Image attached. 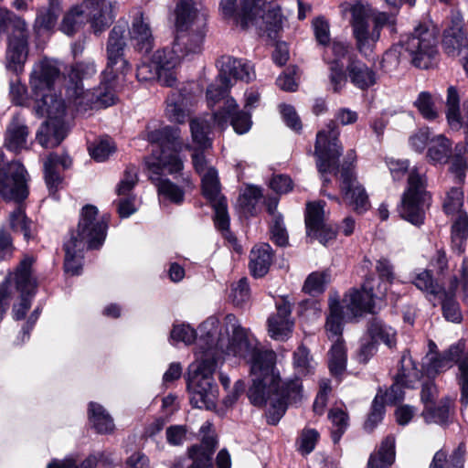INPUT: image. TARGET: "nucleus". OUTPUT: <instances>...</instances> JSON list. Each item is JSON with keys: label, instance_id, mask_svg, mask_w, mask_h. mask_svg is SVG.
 Wrapping results in <instances>:
<instances>
[{"label": "nucleus", "instance_id": "obj_1", "mask_svg": "<svg viewBox=\"0 0 468 468\" xmlns=\"http://www.w3.org/2000/svg\"><path fill=\"white\" fill-rule=\"evenodd\" d=\"M226 331L230 334L226 354L244 359L250 365L253 377L248 397L258 407L270 403L268 423L275 425L286 411L288 405L296 404L303 399L301 380H286L282 383L275 370L276 354L258 347V341L241 327L233 314L225 318Z\"/></svg>", "mask_w": 468, "mask_h": 468}, {"label": "nucleus", "instance_id": "obj_2", "mask_svg": "<svg viewBox=\"0 0 468 468\" xmlns=\"http://www.w3.org/2000/svg\"><path fill=\"white\" fill-rule=\"evenodd\" d=\"M59 69L50 59L44 58L35 63L30 74V88L35 100L37 115L48 117L37 133V140L45 148L58 146L67 135L62 120L65 103L54 92L53 85L59 76Z\"/></svg>", "mask_w": 468, "mask_h": 468}, {"label": "nucleus", "instance_id": "obj_3", "mask_svg": "<svg viewBox=\"0 0 468 468\" xmlns=\"http://www.w3.org/2000/svg\"><path fill=\"white\" fill-rule=\"evenodd\" d=\"M148 140L157 144V149H153L152 155L145 158L149 178L153 182H156L160 196L173 203L181 204L185 196L183 189L168 179L160 178L163 170L174 174L183 169V162L178 156V153L183 147L179 129L165 126L151 132L148 134Z\"/></svg>", "mask_w": 468, "mask_h": 468}, {"label": "nucleus", "instance_id": "obj_4", "mask_svg": "<svg viewBox=\"0 0 468 468\" xmlns=\"http://www.w3.org/2000/svg\"><path fill=\"white\" fill-rule=\"evenodd\" d=\"M175 38L167 52L170 64L176 67L184 58H193L203 50L207 34V15L200 13L194 0H178L176 10Z\"/></svg>", "mask_w": 468, "mask_h": 468}, {"label": "nucleus", "instance_id": "obj_5", "mask_svg": "<svg viewBox=\"0 0 468 468\" xmlns=\"http://www.w3.org/2000/svg\"><path fill=\"white\" fill-rule=\"evenodd\" d=\"M213 324L206 321L199 326L201 334L207 333L206 337L202 335L199 338V343L204 341L207 349L200 360L193 362L188 367L186 376L190 403L197 409H214L218 396V389L213 377L218 362L210 351L214 344L213 334L210 333Z\"/></svg>", "mask_w": 468, "mask_h": 468}, {"label": "nucleus", "instance_id": "obj_6", "mask_svg": "<svg viewBox=\"0 0 468 468\" xmlns=\"http://www.w3.org/2000/svg\"><path fill=\"white\" fill-rule=\"evenodd\" d=\"M344 306L338 302H331L330 312L326 318L325 331L327 337L335 341L342 338L343 320L355 318L365 312L375 313L376 303L371 288L363 286L361 291L353 290L343 300Z\"/></svg>", "mask_w": 468, "mask_h": 468}, {"label": "nucleus", "instance_id": "obj_7", "mask_svg": "<svg viewBox=\"0 0 468 468\" xmlns=\"http://www.w3.org/2000/svg\"><path fill=\"white\" fill-rule=\"evenodd\" d=\"M438 35L432 27L420 24L413 32L401 40V47L411 64L426 69L433 65L438 56Z\"/></svg>", "mask_w": 468, "mask_h": 468}, {"label": "nucleus", "instance_id": "obj_8", "mask_svg": "<svg viewBox=\"0 0 468 468\" xmlns=\"http://www.w3.org/2000/svg\"><path fill=\"white\" fill-rule=\"evenodd\" d=\"M339 130L334 121H330L326 127L318 132L314 145L316 166L321 174L324 185L329 184L330 179L324 174L334 172L340 175L338 169V158L342 154V146L339 144Z\"/></svg>", "mask_w": 468, "mask_h": 468}, {"label": "nucleus", "instance_id": "obj_9", "mask_svg": "<svg viewBox=\"0 0 468 468\" xmlns=\"http://www.w3.org/2000/svg\"><path fill=\"white\" fill-rule=\"evenodd\" d=\"M241 27L255 26L261 31L272 37L282 27V15L276 5L267 0H242Z\"/></svg>", "mask_w": 468, "mask_h": 468}, {"label": "nucleus", "instance_id": "obj_10", "mask_svg": "<svg viewBox=\"0 0 468 468\" xmlns=\"http://www.w3.org/2000/svg\"><path fill=\"white\" fill-rule=\"evenodd\" d=\"M114 80L110 78L102 80L101 85L93 91L85 90L83 85L69 86L67 98L79 112L99 107H109L115 103Z\"/></svg>", "mask_w": 468, "mask_h": 468}, {"label": "nucleus", "instance_id": "obj_11", "mask_svg": "<svg viewBox=\"0 0 468 468\" xmlns=\"http://www.w3.org/2000/svg\"><path fill=\"white\" fill-rule=\"evenodd\" d=\"M424 177L416 170L410 172L408 188L403 194L400 216L414 225H420L424 219V207L429 199Z\"/></svg>", "mask_w": 468, "mask_h": 468}, {"label": "nucleus", "instance_id": "obj_12", "mask_svg": "<svg viewBox=\"0 0 468 468\" xmlns=\"http://www.w3.org/2000/svg\"><path fill=\"white\" fill-rule=\"evenodd\" d=\"M350 12L356 49L363 56L368 57L380 38V33L369 25L372 6L367 3L357 2L352 5Z\"/></svg>", "mask_w": 468, "mask_h": 468}, {"label": "nucleus", "instance_id": "obj_13", "mask_svg": "<svg viewBox=\"0 0 468 468\" xmlns=\"http://www.w3.org/2000/svg\"><path fill=\"white\" fill-rule=\"evenodd\" d=\"M106 229L107 225L103 218H98L97 207L87 205L82 208L77 230L70 233L66 242L74 244L81 241L83 249L86 246L89 249H97L105 239Z\"/></svg>", "mask_w": 468, "mask_h": 468}, {"label": "nucleus", "instance_id": "obj_14", "mask_svg": "<svg viewBox=\"0 0 468 468\" xmlns=\"http://www.w3.org/2000/svg\"><path fill=\"white\" fill-rule=\"evenodd\" d=\"M356 160L354 151L346 154V158L341 166L340 171V190L344 202L355 212L361 214L367 211L370 203L364 186L357 181L352 165Z\"/></svg>", "mask_w": 468, "mask_h": 468}, {"label": "nucleus", "instance_id": "obj_15", "mask_svg": "<svg viewBox=\"0 0 468 468\" xmlns=\"http://www.w3.org/2000/svg\"><path fill=\"white\" fill-rule=\"evenodd\" d=\"M126 29L127 26L125 23H118L109 34L106 44L107 69L102 73V78L104 79L108 77L114 80L118 74H125L131 69L130 63L124 58Z\"/></svg>", "mask_w": 468, "mask_h": 468}, {"label": "nucleus", "instance_id": "obj_16", "mask_svg": "<svg viewBox=\"0 0 468 468\" xmlns=\"http://www.w3.org/2000/svg\"><path fill=\"white\" fill-rule=\"evenodd\" d=\"M464 346L458 344L452 346L444 354L435 357H431L428 365L429 373H439L451 367L454 362H458L460 377L459 385L461 388V403L463 406L468 405V352L460 357Z\"/></svg>", "mask_w": 468, "mask_h": 468}, {"label": "nucleus", "instance_id": "obj_17", "mask_svg": "<svg viewBox=\"0 0 468 468\" xmlns=\"http://www.w3.org/2000/svg\"><path fill=\"white\" fill-rule=\"evenodd\" d=\"M167 54L163 48L158 49L154 53L150 61L142 62L136 71L138 80H157L164 86L173 87L176 82V66L169 63L170 59Z\"/></svg>", "mask_w": 468, "mask_h": 468}, {"label": "nucleus", "instance_id": "obj_18", "mask_svg": "<svg viewBox=\"0 0 468 468\" xmlns=\"http://www.w3.org/2000/svg\"><path fill=\"white\" fill-rule=\"evenodd\" d=\"M201 176L203 195L215 210V224L218 229L227 230L229 226V216L227 200L220 193L218 172L215 168H207Z\"/></svg>", "mask_w": 468, "mask_h": 468}, {"label": "nucleus", "instance_id": "obj_19", "mask_svg": "<svg viewBox=\"0 0 468 468\" xmlns=\"http://www.w3.org/2000/svg\"><path fill=\"white\" fill-rule=\"evenodd\" d=\"M0 195L5 200L20 202L28 195L27 172L19 163H10L0 175Z\"/></svg>", "mask_w": 468, "mask_h": 468}, {"label": "nucleus", "instance_id": "obj_20", "mask_svg": "<svg viewBox=\"0 0 468 468\" xmlns=\"http://www.w3.org/2000/svg\"><path fill=\"white\" fill-rule=\"evenodd\" d=\"M32 259H24L15 273V283L16 290L21 293V300L18 304L13 307V317L16 320L24 319L27 312L31 306L30 297L35 293L36 281L31 277Z\"/></svg>", "mask_w": 468, "mask_h": 468}, {"label": "nucleus", "instance_id": "obj_21", "mask_svg": "<svg viewBox=\"0 0 468 468\" xmlns=\"http://www.w3.org/2000/svg\"><path fill=\"white\" fill-rule=\"evenodd\" d=\"M420 370L417 368L415 362L409 353L402 355L400 367L395 377V382L386 392V401L397 403L404 399L403 388H411L420 379Z\"/></svg>", "mask_w": 468, "mask_h": 468}, {"label": "nucleus", "instance_id": "obj_22", "mask_svg": "<svg viewBox=\"0 0 468 468\" xmlns=\"http://www.w3.org/2000/svg\"><path fill=\"white\" fill-rule=\"evenodd\" d=\"M324 206L323 201L307 204L305 225L309 238L318 239L320 243L326 245L335 238V231L324 221Z\"/></svg>", "mask_w": 468, "mask_h": 468}, {"label": "nucleus", "instance_id": "obj_23", "mask_svg": "<svg viewBox=\"0 0 468 468\" xmlns=\"http://www.w3.org/2000/svg\"><path fill=\"white\" fill-rule=\"evenodd\" d=\"M29 33L27 27L11 32L8 37V44L5 52L6 69L19 74L24 69V65L28 56Z\"/></svg>", "mask_w": 468, "mask_h": 468}, {"label": "nucleus", "instance_id": "obj_24", "mask_svg": "<svg viewBox=\"0 0 468 468\" xmlns=\"http://www.w3.org/2000/svg\"><path fill=\"white\" fill-rule=\"evenodd\" d=\"M239 106L233 98L225 101V106L213 113L215 123L221 129L227 126L229 120L236 133L242 134L247 133L251 125L250 116L238 110Z\"/></svg>", "mask_w": 468, "mask_h": 468}, {"label": "nucleus", "instance_id": "obj_25", "mask_svg": "<svg viewBox=\"0 0 468 468\" xmlns=\"http://www.w3.org/2000/svg\"><path fill=\"white\" fill-rule=\"evenodd\" d=\"M441 46L449 57L467 58L468 40L459 18L452 19L451 26L443 31Z\"/></svg>", "mask_w": 468, "mask_h": 468}, {"label": "nucleus", "instance_id": "obj_26", "mask_svg": "<svg viewBox=\"0 0 468 468\" xmlns=\"http://www.w3.org/2000/svg\"><path fill=\"white\" fill-rule=\"evenodd\" d=\"M133 48L141 53H149L154 48V37L147 18L141 11L133 16L129 29Z\"/></svg>", "mask_w": 468, "mask_h": 468}, {"label": "nucleus", "instance_id": "obj_27", "mask_svg": "<svg viewBox=\"0 0 468 468\" xmlns=\"http://www.w3.org/2000/svg\"><path fill=\"white\" fill-rule=\"evenodd\" d=\"M292 308L289 303H277V312L268 319L269 335L279 341L288 339L292 332L293 322L291 319Z\"/></svg>", "mask_w": 468, "mask_h": 468}, {"label": "nucleus", "instance_id": "obj_28", "mask_svg": "<svg viewBox=\"0 0 468 468\" xmlns=\"http://www.w3.org/2000/svg\"><path fill=\"white\" fill-rule=\"evenodd\" d=\"M86 5L90 3L91 9L89 13L90 23L95 34H101L108 28L115 17L114 9L116 3L109 0H84Z\"/></svg>", "mask_w": 468, "mask_h": 468}, {"label": "nucleus", "instance_id": "obj_29", "mask_svg": "<svg viewBox=\"0 0 468 468\" xmlns=\"http://www.w3.org/2000/svg\"><path fill=\"white\" fill-rule=\"evenodd\" d=\"M28 134L29 131L25 119L16 113L7 124L4 144L8 150L18 152L26 148Z\"/></svg>", "mask_w": 468, "mask_h": 468}, {"label": "nucleus", "instance_id": "obj_30", "mask_svg": "<svg viewBox=\"0 0 468 468\" xmlns=\"http://www.w3.org/2000/svg\"><path fill=\"white\" fill-rule=\"evenodd\" d=\"M346 72L350 82L359 90H367L377 83V72L356 58H349Z\"/></svg>", "mask_w": 468, "mask_h": 468}, {"label": "nucleus", "instance_id": "obj_31", "mask_svg": "<svg viewBox=\"0 0 468 468\" xmlns=\"http://www.w3.org/2000/svg\"><path fill=\"white\" fill-rule=\"evenodd\" d=\"M452 142L444 134H433L427 149V160L433 165H446L452 154Z\"/></svg>", "mask_w": 468, "mask_h": 468}, {"label": "nucleus", "instance_id": "obj_32", "mask_svg": "<svg viewBox=\"0 0 468 468\" xmlns=\"http://www.w3.org/2000/svg\"><path fill=\"white\" fill-rule=\"evenodd\" d=\"M219 63V74L225 75L226 78L234 79L250 82L255 78V73L250 63L243 62L240 59L232 57H222Z\"/></svg>", "mask_w": 468, "mask_h": 468}, {"label": "nucleus", "instance_id": "obj_33", "mask_svg": "<svg viewBox=\"0 0 468 468\" xmlns=\"http://www.w3.org/2000/svg\"><path fill=\"white\" fill-rule=\"evenodd\" d=\"M272 262V249L267 244L255 246L250 256V270L254 277H263Z\"/></svg>", "mask_w": 468, "mask_h": 468}, {"label": "nucleus", "instance_id": "obj_34", "mask_svg": "<svg viewBox=\"0 0 468 468\" xmlns=\"http://www.w3.org/2000/svg\"><path fill=\"white\" fill-rule=\"evenodd\" d=\"M217 441L213 436H204L200 445L189 449V457L193 463L189 468H211V455L216 448Z\"/></svg>", "mask_w": 468, "mask_h": 468}, {"label": "nucleus", "instance_id": "obj_35", "mask_svg": "<svg viewBox=\"0 0 468 468\" xmlns=\"http://www.w3.org/2000/svg\"><path fill=\"white\" fill-rule=\"evenodd\" d=\"M394 460L395 438L388 435L382 441L378 450L370 454L367 468H389Z\"/></svg>", "mask_w": 468, "mask_h": 468}, {"label": "nucleus", "instance_id": "obj_36", "mask_svg": "<svg viewBox=\"0 0 468 468\" xmlns=\"http://www.w3.org/2000/svg\"><path fill=\"white\" fill-rule=\"evenodd\" d=\"M165 114L171 122L183 123L187 116V98L181 90H172L166 99Z\"/></svg>", "mask_w": 468, "mask_h": 468}, {"label": "nucleus", "instance_id": "obj_37", "mask_svg": "<svg viewBox=\"0 0 468 468\" xmlns=\"http://www.w3.org/2000/svg\"><path fill=\"white\" fill-rule=\"evenodd\" d=\"M416 0H385L386 5L388 8L395 10V12L386 13L375 10L372 8V15L370 19L373 22V27L381 34V30L385 26H394L396 21V15L400 6L407 3L410 6L415 5Z\"/></svg>", "mask_w": 468, "mask_h": 468}, {"label": "nucleus", "instance_id": "obj_38", "mask_svg": "<svg viewBox=\"0 0 468 468\" xmlns=\"http://www.w3.org/2000/svg\"><path fill=\"white\" fill-rule=\"evenodd\" d=\"M89 419L98 433H111L114 430V422L111 415L100 404L90 402L89 405Z\"/></svg>", "mask_w": 468, "mask_h": 468}, {"label": "nucleus", "instance_id": "obj_39", "mask_svg": "<svg viewBox=\"0 0 468 468\" xmlns=\"http://www.w3.org/2000/svg\"><path fill=\"white\" fill-rule=\"evenodd\" d=\"M452 217V248L455 252L461 254L468 237V215L463 211Z\"/></svg>", "mask_w": 468, "mask_h": 468}, {"label": "nucleus", "instance_id": "obj_40", "mask_svg": "<svg viewBox=\"0 0 468 468\" xmlns=\"http://www.w3.org/2000/svg\"><path fill=\"white\" fill-rule=\"evenodd\" d=\"M61 13L58 0H48L47 6H42L37 10L35 20V27L37 30H50L57 24L58 17Z\"/></svg>", "mask_w": 468, "mask_h": 468}, {"label": "nucleus", "instance_id": "obj_41", "mask_svg": "<svg viewBox=\"0 0 468 468\" xmlns=\"http://www.w3.org/2000/svg\"><path fill=\"white\" fill-rule=\"evenodd\" d=\"M446 118L452 130L459 131L463 128V118L460 113V96L453 86H450L447 90Z\"/></svg>", "mask_w": 468, "mask_h": 468}, {"label": "nucleus", "instance_id": "obj_42", "mask_svg": "<svg viewBox=\"0 0 468 468\" xmlns=\"http://www.w3.org/2000/svg\"><path fill=\"white\" fill-rule=\"evenodd\" d=\"M449 163V171L459 183H463L468 170V155L465 154L463 143H459L454 146Z\"/></svg>", "mask_w": 468, "mask_h": 468}, {"label": "nucleus", "instance_id": "obj_43", "mask_svg": "<svg viewBox=\"0 0 468 468\" xmlns=\"http://www.w3.org/2000/svg\"><path fill=\"white\" fill-rule=\"evenodd\" d=\"M65 250V261L64 269L67 273L71 275L80 274L82 262H81V252L84 250L83 244L81 241L74 244L66 242L64 243Z\"/></svg>", "mask_w": 468, "mask_h": 468}, {"label": "nucleus", "instance_id": "obj_44", "mask_svg": "<svg viewBox=\"0 0 468 468\" xmlns=\"http://www.w3.org/2000/svg\"><path fill=\"white\" fill-rule=\"evenodd\" d=\"M231 85V79L226 78L225 75H218L215 81L211 83L207 89L206 95L208 106L213 107L221 100H223L224 107L226 99L229 98L228 96V92Z\"/></svg>", "mask_w": 468, "mask_h": 468}, {"label": "nucleus", "instance_id": "obj_45", "mask_svg": "<svg viewBox=\"0 0 468 468\" xmlns=\"http://www.w3.org/2000/svg\"><path fill=\"white\" fill-rule=\"evenodd\" d=\"M367 332L375 343L381 341L389 347L396 343L395 330L378 318H373L369 322Z\"/></svg>", "mask_w": 468, "mask_h": 468}, {"label": "nucleus", "instance_id": "obj_46", "mask_svg": "<svg viewBox=\"0 0 468 468\" xmlns=\"http://www.w3.org/2000/svg\"><path fill=\"white\" fill-rule=\"evenodd\" d=\"M9 227L15 232H21L26 240L33 238L32 221L27 217L22 206L16 207L8 217Z\"/></svg>", "mask_w": 468, "mask_h": 468}, {"label": "nucleus", "instance_id": "obj_47", "mask_svg": "<svg viewBox=\"0 0 468 468\" xmlns=\"http://www.w3.org/2000/svg\"><path fill=\"white\" fill-rule=\"evenodd\" d=\"M328 356L330 372L335 376L341 375L346 367V350L344 341H335Z\"/></svg>", "mask_w": 468, "mask_h": 468}, {"label": "nucleus", "instance_id": "obj_48", "mask_svg": "<svg viewBox=\"0 0 468 468\" xmlns=\"http://www.w3.org/2000/svg\"><path fill=\"white\" fill-rule=\"evenodd\" d=\"M190 131L193 142L200 149H206L211 146V141L207 137L210 132V124L207 120L201 118L191 120Z\"/></svg>", "mask_w": 468, "mask_h": 468}, {"label": "nucleus", "instance_id": "obj_49", "mask_svg": "<svg viewBox=\"0 0 468 468\" xmlns=\"http://www.w3.org/2000/svg\"><path fill=\"white\" fill-rule=\"evenodd\" d=\"M97 72L96 65L93 61H81L75 63L69 73V85H83L82 81L93 77Z\"/></svg>", "mask_w": 468, "mask_h": 468}, {"label": "nucleus", "instance_id": "obj_50", "mask_svg": "<svg viewBox=\"0 0 468 468\" xmlns=\"http://www.w3.org/2000/svg\"><path fill=\"white\" fill-rule=\"evenodd\" d=\"M421 415L427 423H444L449 417V400H441L438 404L435 402L431 406H427Z\"/></svg>", "mask_w": 468, "mask_h": 468}, {"label": "nucleus", "instance_id": "obj_51", "mask_svg": "<svg viewBox=\"0 0 468 468\" xmlns=\"http://www.w3.org/2000/svg\"><path fill=\"white\" fill-rule=\"evenodd\" d=\"M55 154H50L44 162L45 181L50 192L55 193L62 182L59 165L54 162Z\"/></svg>", "mask_w": 468, "mask_h": 468}, {"label": "nucleus", "instance_id": "obj_52", "mask_svg": "<svg viewBox=\"0 0 468 468\" xmlns=\"http://www.w3.org/2000/svg\"><path fill=\"white\" fill-rule=\"evenodd\" d=\"M463 191L461 187H452L443 201V210L447 215L454 216L463 212Z\"/></svg>", "mask_w": 468, "mask_h": 468}, {"label": "nucleus", "instance_id": "obj_53", "mask_svg": "<svg viewBox=\"0 0 468 468\" xmlns=\"http://www.w3.org/2000/svg\"><path fill=\"white\" fill-rule=\"evenodd\" d=\"M328 418L334 426L332 438L334 442L336 443L349 425V417L346 411L340 409H332L328 413Z\"/></svg>", "mask_w": 468, "mask_h": 468}, {"label": "nucleus", "instance_id": "obj_54", "mask_svg": "<svg viewBox=\"0 0 468 468\" xmlns=\"http://www.w3.org/2000/svg\"><path fill=\"white\" fill-rule=\"evenodd\" d=\"M262 194L259 187L249 186L239 197L238 203L245 215H253Z\"/></svg>", "mask_w": 468, "mask_h": 468}, {"label": "nucleus", "instance_id": "obj_55", "mask_svg": "<svg viewBox=\"0 0 468 468\" xmlns=\"http://www.w3.org/2000/svg\"><path fill=\"white\" fill-rule=\"evenodd\" d=\"M443 299L441 301V310L444 318L452 323H460L463 320V314L459 303L452 295L441 292Z\"/></svg>", "mask_w": 468, "mask_h": 468}, {"label": "nucleus", "instance_id": "obj_56", "mask_svg": "<svg viewBox=\"0 0 468 468\" xmlns=\"http://www.w3.org/2000/svg\"><path fill=\"white\" fill-rule=\"evenodd\" d=\"M83 10L80 6H75L63 17L60 29L63 33L71 36L80 27L82 23Z\"/></svg>", "mask_w": 468, "mask_h": 468}, {"label": "nucleus", "instance_id": "obj_57", "mask_svg": "<svg viewBox=\"0 0 468 468\" xmlns=\"http://www.w3.org/2000/svg\"><path fill=\"white\" fill-rule=\"evenodd\" d=\"M413 283L420 291L437 295L442 292L441 286L433 280L430 271H423L417 274Z\"/></svg>", "mask_w": 468, "mask_h": 468}, {"label": "nucleus", "instance_id": "obj_58", "mask_svg": "<svg viewBox=\"0 0 468 468\" xmlns=\"http://www.w3.org/2000/svg\"><path fill=\"white\" fill-rule=\"evenodd\" d=\"M328 282V275L325 272H313L304 282L303 290L311 294L316 295L324 291L325 284Z\"/></svg>", "mask_w": 468, "mask_h": 468}, {"label": "nucleus", "instance_id": "obj_59", "mask_svg": "<svg viewBox=\"0 0 468 468\" xmlns=\"http://www.w3.org/2000/svg\"><path fill=\"white\" fill-rule=\"evenodd\" d=\"M420 114L427 120H434L438 112L434 108V101L431 94L428 91H421L414 102Z\"/></svg>", "mask_w": 468, "mask_h": 468}, {"label": "nucleus", "instance_id": "obj_60", "mask_svg": "<svg viewBox=\"0 0 468 468\" xmlns=\"http://www.w3.org/2000/svg\"><path fill=\"white\" fill-rule=\"evenodd\" d=\"M293 365L299 374L306 375L313 371L314 367L306 347L299 346L294 352Z\"/></svg>", "mask_w": 468, "mask_h": 468}, {"label": "nucleus", "instance_id": "obj_61", "mask_svg": "<svg viewBox=\"0 0 468 468\" xmlns=\"http://www.w3.org/2000/svg\"><path fill=\"white\" fill-rule=\"evenodd\" d=\"M171 339L176 342H183L188 346L197 339V332L189 324H175L170 333Z\"/></svg>", "mask_w": 468, "mask_h": 468}, {"label": "nucleus", "instance_id": "obj_62", "mask_svg": "<svg viewBox=\"0 0 468 468\" xmlns=\"http://www.w3.org/2000/svg\"><path fill=\"white\" fill-rule=\"evenodd\" d=\"M250 296L247 278H241L238 282L231 285L229 298L235 305H242L249 301Z\"/></svg>", "mask_w": 468, "mask_h": 468}, {"label": "nucleus", "instance_id": "obj_63", "mask_svg": "<svg viewBox=\"0 0 468 468\" xmlns=\"http://www.w3.org/2000/svg\"><path fill=\"white\" fill-rule=\"evenodd\" d=\"M329 80L334 92H339L346 83V75L344 65L337 62H330Z\"/></svg>", "mask_w": 468, "mask_h": 468}, {"label": "nucleus", "instance_id": "obj_64", "mask_svg": "<svg viewBox=\"0 0 468 468\" xmlns=\"http://www.w3.org/2000/svg\"><path fill=\"white\" fill-rule=\"evenodd\" d=\"M115 145L111 139H101L92 147H90V154L96 161L103 162L115 152Z\"/></svg>", "mask_w": 468, "mask_h": 468}]
</instances>
